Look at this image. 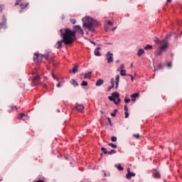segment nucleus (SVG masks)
I'll use <instances>...</instances> for the list:
<instances>
[{"mask_svg":"<svg viewBox=\"0 0 182 182\" xmlns=\"http://www.w3.org/2000/svg\"><path fill=\"white\" fill-rule=\"evenodd\" d=\"M106 59L107 63H112L113 62V53H112L110 51H109L106 55Z\"/></svg>","mask_w":182,"mask_h":182,"instance_id":"nucleus-8","label":"nucleus"},{"mask_svg":"<svg viewBox=\"0 0 182 182\" xmlns=\"http://www.w3.org/2000/svg\"><path fill=\"white\" fill-rule=\"evenodd\" d=\"M154 42L155 43H156L157 45H159V43H160V40L159 38H155L154 39Z\"/></svg>","mask_w":182,"mask_h":182,"instance_id":"nucleus-35","label":"nucleus"},{"mask_svg":"<svg viewBox=\"0 0 182 182\" xmlns=\"http://www.w3.org/2000/svg\"><path fill=\"white\" fill-rule=\"evenodd\" d=\"M43 58H44V59L48 60V58H49V53H46V54L43 55Z\"/></svg>","mask_w":182,"mask_h":182,"instance_id":"nucleus-31","label":"nucleus"},{"mask_svg":"<svg viewBox=\"0 0 182 182\" xmlns=\"http://www.w3.org/2000/svg\"><path fill=\"white\" fill-rule=\"evenodd\" d=\"M60 86H61V85H60V82H58V83L57 84V85H56L57 87H60Z\"/></svg>","mask_w":182,"mask_h":182,"instance_id":"nucleus-46","label":"nucleus"},{"mask_svg":"<svg viewBox=\"0 0 182 182\" xmlns=\"http://www.w3.org/2000/svg\"><path fill=\"white\" fill-rule=\"evenodd\" d=\"M109 156H112V154H116V150H111L110 151H108L107 154Z\"/></svg>","mask_w":182,"mask_h":182,"instance_id":"nucleus-24","label":"nucleus"},{"mask_svg":"<svg viewBox=\"0 0 182 182\" xmlns=\"http://www.w3.org/2000/svg\"><path fill=\"white\" fill-rule=\"evenodd\" d=\"M105 83V81L102 79H99L96 82V86H102Z\"/></svg>","mask_w":182,"mask_h":182,"instance_id":"nucleus-17","label":"nucleus"},{"mask_svg":"<svg viewBox=\"0 0 182 182\" xmlns=\"http://www.w3.org/2000/svg\"><path fill=\"white\" fill-rule=\"evenodd\" d=\"M92 77V71L84 74V79H90Z\"/></svg>","mask_w":182,"mask_h":182,"instance_id":"nucleus-16","label":"nucleus"},{"mask_svg":"<svg viewBox=\"0 0 182 182\" xmlns=\"http://www.w3.org/2000/svg\"><path fill=\"white\" fill-rule=\"evenodd\" d=\"M114 87V78L111 79V86L108 87V92Z\"/></svg>","mask_w":182,"mask_h":182,"instance_id":"nucleus-18","label":"nucleus"},{"mask_svg":"<svg viewBox=\"0 0 182 182\" xmlns=\"http://www.w3.org/2000/svg\"><path fill=\"white\" fill-rule=\"evenodd\" d=\"M124 110L125 112H127L129 110V108L127 107V105H124Z\"/></svg>","mask_w":182,"mask_h":182,"instance_id":"nucleus-44","label":"nucleus"},{"mask_svg":"<svg viewBox=\"0 0 182 182\" xmlns=\"http://www.w3.org/2000/svg\"><path fill=\"white\" fill-rule=\"evenodd\" d=\"M132 177H136V173L131 172L129 168H127V174L126 175V178L130 180Z\"/></svg>","mask_w":182,"mask_h":182,"instance_id":"nucleus-10","label":"nucleus"},{"mask_svg":"<svg viewBox=\"0 0 182 182\" xmlns=\"http://www.w3.org/2000/svg\"><path fill=\"white\" fill-rule=\"evenodd\" d=\"M156 55H160V51H158V52L156 53Z\"/></svg>","mask_w":182,"mask_h":182,"instance_id":"nucleus-50","label":"nucleus"},{"mask_svg":"<svg viewBox=\"0 0 182 182\" xmlns=\"http://www.w3.org/2000/svg\"><path fill=\"white\" fill-rule=\"evenodd\" d=\"M0 12H2V6H0Z\"/></svg>","mask_w":182,"mask_h":182,"instance_id":"nucleus-48","label":"nucleus"},{"mask_svg":"<svg viewBox=\"0 0 182 182\" xmlns=\"http://www.w3.org/2000/svg\"><path fill=\"white\" fill-rule=\"evenodd\" d=\"M99 50H100V47L97 48L95 50L94 53H95V56H102V54L100 53V51H99Z\"/></svg>","mask_w":182,"mask_h":182,"instance_id":"nucleus-15","label":"nucleus"},{"mask_svg":"<svg viewBox=\"0 0 182 182\" xmlns=\"http://www.w3.org/2000/svg\"><path fill=\"white\" fill-rule=\"evenodd\" d=\"M81 86H87V82L82 81V83H81Z\"/></svg>","mask_w":182,"mask_h":182,"instance_id":"nucleus-34","label":"nucleus"},{"mask_svg":"<svg viewBox=\"0 0 182 182\" xmlns=\"http://www.w3.org/2000/svg\"><path fill=\"white\" fill-rule=\"evenodd\" d=\"M64 32H67V35L70 38L71 42H73L74 39L76 38V33H80V35H84L83 30L80 26H75L73 31H72L69 28H63Z\"/></svg>","mask_w":182,"mask_h":182,"instance_id":"nucleus-1","label":"nucleus"},{"mask_svg":"<svg viewBox=\"0 0 182 182\" xmlns=\"http://www.w3.org/2000/svg\"><path fill=\"white\" fill-rule=\"evenodd\" d=\"M70 22H71V23H73V25H75V23H76V20H75V19H70Z\"/></svg>","mask_w":182,"mask_h":182,"instance_id":"nucleus-38","label":"nucleus"},{"mask_svg":"<svg viewBox=\"0 0 182 182\" xmlns=\"http://www.w3.org/2000/svg\"><path fill=\"white\" fill-rule=\"evenodd\" d=\"M116 113H117V109H114V112L111 113V116L114 117V116H116Z\"/></svg>","mask_w":182,"mask_h":182,"instance_id":"nucleus-32","label":"nucleus"},{"mask_svg":"<svg viewBox=\"0 0 182 182\" xmlns=\"http://www.w3.org/2000/svg\"><path fill=\"white\" fill-rule=\"evenodd\" d=\"M119 62H120L119 60H116V63H119Z\"/></svg>","mask_w":182,"mask_h":182,"instance_id":"nucleus-51","label":"nucleus"},{"mask_svg":"<svg viewBox=\"0 0 182 182\" xmlns=\"http://www.w3.org/2000/svg\"><path fill=\"white\" fill-rule=\"evenodd\" d=\"M32 75H34V77H33V82L34 85H41V86H42L43 87H46V89L48 87L46 84L39 83V82H41V77L39 76V75H38L37 69L33 71Z\"/></svg>","mask_w":182,"mask_h":182,"instance_id":"nucleus-5","label":"nucleus"},{"mask_svg":"<svg viewBox=\"0 0 182 182\" xmlns=\"http://www.w3.org/2000/svg\"><path fill=\"white\" fill-rule=\"evenodd\" d=\"M71 85L73 86H78L79 85L77 84V82L75 80H71L70 81Z\"/></svg>","mask_w":182,"mask_h":182,"instance_id":"nucleus-22","label":"nucleus"},{"mask_svg":"<svg viewBox=\"0 0 182 182\" xmlns=\"http://www.w3.org/2000/svg\"><path fill=\"white\" fill-rule=\"evenodd\" d=\"M108 146H109L110 147H112V149H117V145H116L113 143L108 144Z\"/></svg>","mask_w":182,"mask_h":182,"instance_id":"nucleus-26","label":"nucleus"},{"mask_svg":"<svg viewBox=\"0 0 182 182\" xmlns=\"http://www.w3.org/2000/svg\"><path fill=\"white\" fill-rule=\"evenodd\" d=\"M124 114H125V119H127V117H129V112H125Z\"/></svg>","mask_w":182,"mask_h":182,"instance_id":"nucleus-41","label":"nucleus"},{"mask_svg":"<svg viewBox=\"0 0 182 182\" xmlns=\"http://www.w3.org/2000/svg\"><path fill=\"white\" fill-rule=\"evenodd\" d=\"M121 76H126V70H119Z\"/></svg>","mask_w":182,"mask_h":182,"instance_id":"nucleus-27","label":"nucleus"},{"mask_svg":"<svg viewBox=\"0 0 182 182\" xmlns=\"http://www.w3.org/2000/svg\"><path fill=\"white\" fill-rule=\"evenodd\" d=\"M5 25H6V18L5 17V16H2V22L0 23V29L1 28H4V26H5Z\"/></svg>","mask_w":182,"mask_h":182,"instance_id":"nucleus-11","label":"nucleus"},{"mask_svg":"<svg viewBox=\"0 0 182 182\" xmlns=\"http://www.w3.org/2000/svg\"><path fill=\"white\" fill-rule=\"evenodd\" d=\"M91 43L93 44V45H96V43L93 41H91Z\"/></svg>","mask_w":182,"mask_h":182,"instance_id":"nucleus-49","label":"nucleus"},{"mask_svg":"<svg viewBox=\"0 0 182 182\" xmlns=\"http://www.w3.org/2000/svg\"><path fill=\"white\" fill-rule=\"evenodd\" d=\"M167 2H171V0H167Z\"/></svg>","mask_w":182,"mask_h":182,"instance_id":"nucleus-52","label":"nucleus"},{"mask_svg":"<svg viewBox=\"0 0 182 182\" xmlns=\"http://www.w3.org/2000/svg\"><path fill=\"white\" fill-rule=\"evenodd\" d=\"M107 24L109 25V26H112L113 25V22H112L110 21H107Z\"/></svg>","mask_w":182,"mask_h":182,"instance_id":"nucleus-43","label":"nucleus"},{"mask_svg":"<svg viewBox=\"0 0 182 182\" xmlns=\"http://www.w3.org/2000/svg\"><path fill=\"white\" fill-rule=\"evenodd\" d=\"M124 102H125V103H129L130 102V99H128L127 97H125Z\"/></svg>","mask_w":182,"mask_h":182,"instance_id":"nucleus-37","label":"nucleus"},{"mask_svg":"<svg viewBox=\"0 0 182 182\" xmlns=\"http://www.w3.org/2000/svg\"><path fill=\"white\" fill-rule=\"evenodd\" d=\"M124 64H122L119 67V68H117V71L120 72V70H124Z\"/></svg>","mask_w":182,"mask_h":182,"instance_id":"nucleus-28","label":"nucleus"},{"mask_svg":"<svg viewBox=\"0 0 182 182\" xmlns=\"http://www.w3.org/2000/svg\"><path fill=\"white\" fill-rule=\"evenodd\" d=\"M133 136H134V137H135V139H140V134H134Z\"/></svg>","mask_w":182,"mask_h":182,"instance_id":"nucleus-36","label":"nucleus"},{"mask_svg":"<svg viewBox=\"0 0 182 182\" xmlns=\"http://www.w3.org/2000/svg\"><path fill=\"white\" fill-rule=\"evenodd\" d=\"M29 6V3H26V4H20V8L21 9H25V8L28 7Z\"/></svg>","mask_w":182,"mask_h":182,"instance_id":"nucleus-19","label":"nucleus"},{"mask_svg":"<svg viewBox=\"0 0 182 182\" xmlns=\"http://www.w3.org/2000/svg\"><path fill=\"white\" fill-rule=\"evenodd\" d=\"M143 53H144V50L143 48H140L138 50L137 56H141V55H143Z\"/></svg>","mask_w":182,"mask_h":182,"instance_id":"nucleus-21","label":"nucleus"},{"mask_svg":"<svg viewBox=\"0 0 182 182\" xmlns=\"http://www.w3.org/2000/svg\"><path fill=\"white\" fill-rule=\"evenodd\" d=\"M139 96H140V95L139 94V92L132 94V95H131L132 102H136V99L139 98Z\"/></svg>","mask_w":182,"mask_h":182,"instance_id":"nucleus-13","label":"nucleus"},{"mask_svg":"<svg viewBox=\"0 0 182 182\" xmlns=\"http://www.w3.org/2000/svg\"><path fill=\"white\" fill-rule=\"evenodd\" d=\"M21 1L22 0H16L15 5H18L19 4H21Z\"/></svg>","mask_w":182,"mask_h":182,"instance_id":"nucleus-39","label":"nucleus"},{"mask_svg":"<svg viewBox=\"0 0 182 182\" xmlns=\"http://www.w3.org/2000/svg\"><path fill=\"white\" fill-rule=\"evenodd\" d=\"M101 151H102L104 153V154H107V149H106V148L105 147H102L101 148Z\"/></svg>","mask_w":182,"mask_h":182,"instance_id":"nucleus-29","label":"nucleus"},{"mask_svg":"<svg viewBox=\"0 0 182 182\" xmlns=\"http://www.w3.org/2000/svg\"><path fill=\"white\" fill-rule=\"evenodd\" d=\"M153 176L154 178H159V177H160V173L159 172V171L154 169L153 171Z\"/></svg>","mask_w":182,"mask_h":182,"instance_id":"nucleus-14","label":"nucleus"},{"mask_svg":"<svg viewBox=\"0 0 182 182\" xmlns=\"http://www.w3.org/2000/svg\"><path fill=\"white\" fill-rule=\"evenodd\" d=\"M119 82H120V75H117L115 77V89L119 88Z\"/></svg>","mask_w":182,"mask_h":182,"instance_id":"nucleus-12","label":"nucleus"},{"mask_svg":"<svg viewBox=\"0 0 182 182\" xmlns=\"http://www.w3.org/2000/svg\"><path fill=\"white\" fill-rule=\"evenodd\" d=\"M144 49L145 50H151V49H153V46L148 44L144 47Z\"/></svg>","mask_w":182,"mask_h":182,"instance_id":"nucleus-20","label":"nucleus"},{"mask_svg":"<svg viewBox=\"0 0 182 182\" xmlns=\"http://www.w3.org/2000/svg\"><path fill=\"white\" fill-rule=\"evenodd\" d=\"M23 117H25V114H23V113L18 114V119H19L21 120V119H23Z\"/></svg>","mask_w":182,"mask_h":182,"instance_id":"nucleus-25","label":"nucleus"},{"mask_svg":"<svg viewBox=\"0 0 182 182\" xmlns=\"http://www.w3.org/2000/svg\"><path fill=\"white\" fill-rule=\"evenodd\" d=\"M43 59V55L38 53H34L33 60L34 62H42Z\"/></svg>","mask_w":182,"mask_h":182,"instance_id":"nucleus-7","label":"nucleus"},{"mask_svg":"<svg viewBox=\"0 0 182 182\" xmlns=\"http://www.w3.org/2000/svg\"><path fill=\"white\" fill-rule=\"evenodd\" d=\"M60 32L61 33V36H63V40L57 42V49H60L63 43L70 45V43H73V41L70 40V37L68 36V31L65 33L64 29H60Z\"/></svg>","mask_w":182,"mask_h":182,"instance_id":"nucleus-3","label":"nucleus"},{"mask_svg":"<svg viewBox=\"0 0 182 182\" xmlns=\"http://www.w3.org/2000/svg\"><path fill=\"white\" fill-rule=\"evenodd\" d=\"M115 29H117V27H114V28L112 29V32H114Z\"/></svg>","mask_w":182,"mask_h":182,"instance_id":"nucleus-45","label":"nucleus"},{"mask_svg":"<svg viewBox=\"0 0 182 182\" xmlns=\"http://www.w3.org/2000/svg\"><path fill=\"white\" fill-rule=\"evenodd\" d=\"M131 66L133 67V64H132Z\"/></svg>","mask_w":182,"mask_h":182,"instance_id":"nucleus-55","label":"nucleus"},{"mask_svg":"<svg viewBox=\"0 0 182 182\" xmlns=\"http://www.w3.org/2000/svg\"><path fill=\"white\" fill-rule=\"evenodd\" d=\"M82 22L84 28H87L91 32H95L93 26H96V25H97V21H96V20L87 16L82 18Z\"/></svg>","mask_w":182,"mask_h":182,"instance_id":"nucleus-2","label":"nucleus"},{"mask_svg":"<svg viewBox=\"0 0 182 182\" xmlns=\"http://www.w3.org/2000/svg\"><path fill=\"white\" fill-rule=\"evenodd\" d=\"M115 167H117V168H118V170H119V171H123V170H124L123 167H122V165H120V164L115 165Z\"/></svg>","mask_w":182,"mask_h":182,"instance_id":"nucleus-23","label":"nucleus"},{"mask_svg":"<svg viewBox=\"0 0 182 182\" xmlns=\"http://www.w3.org/2000/svg\"><path fill=\"white\" fill-rule=\"evenodd\" d=\"M171 36L168 35L165 37V38L161 41L160 43V53H163V52H166L167 49H168V39H170Z\"/></svg>","mask_w":182,"mask_h":182,"instance_id":"nucleus-4","label":"nucleus"},{"mask_svg":"<svg viewBox=\"0 0 182 182\" xmlns=\"http://www.w3.org/2000/svg\"><path fill=\"white\" fill-rule=\"evenodd\" d=\"M109 123H112V121L110 120V119H109Z\"/></svg>","mask_w":182,"mask_h":182,"instance_id":"nucleus-53","label":"nucleus"},{"mask_svg":"<svg viewBox=\"0 0 182 182\" xmlns=\"http://www.w3.org/2000/svg\"><path fill=\"white\" fill-rule=\"evenodd\" d=\"M75 109V110H77V112H80L81 113H83V112H85V106H83V105L76 104Z\"/></svg>","mask_w":182,"mask_h":182,"instance_id":"nucleus-9","label":"nucleus"},{"mask_svg":"<svg viewBox=\"0 0 182 182\" xmlns=\"http://www.w3.org/2000/svg\"><path fill=\"white\" fill-rule=\"evenodd\" d=\"M173 66V64L171 63H168V64H167V67L168 68H171Z\"/></svg>","mask_w":182,"mask_h":182,"instance_id":"nucleus-40","label":"nucleus"},{"mask_svg":"<svg viewBox=\"0 0 182 182\" xmlns=\"http://www.w3.org/2000/svg\"><path fill=\"white\" fill-rule=\"evenodd\" d=\"M128 76H130L132 82H133L134 80V77H133V75H128Z\"/></svg>","mask_w":182,"mask_h":182,"instance_id":"nucleus-42","label":"nucleus"},{"mask_svg":"<svg viewBox=\"0 0 182 182\" xmlns=\"http://www.w3.org/2000/svg\"><path fill=\"white\" fill-rule=\"evenodd\" d=\"M109 100L114 102L115 105H120L122 100H120V94L117 92L112 93V96L108 97Z\"/></svg>","mask_w":182,"mask_h":182,"instance_id":"nucleus-6","label":"nucleus"},{"mask_svg":"<svg viewBox=\"0 0 182 182\" xmlns=\"http://www.w3.org/2000/svg\"><path fill=\"white\" fill-rule=\"evenodd\" d=\"M112 141H117V137L116 136H112L111 137Z\"/></svg>","mask_w":182,"mask_h":182,"instance_id":"nucleus-33","label":"nucleus"},{"mask_svg":"<svg viewBox=\"0 0 182 182\" xmlns=\"http://www.w3.org/2000/svg\"><path fill=\"white\" fill-rule=\"evenodd\" d=\"M52 77H53V79H56V77H55V75L52 73Z\"/></svg>","mask_w":182,"mask_h":182,"instance_id":"nucleus-47","label":"nucleus"},{"mask_svg":"<svg viewBox=\"0 0 182 182\" xmlns=\"http://www.w3.org/2000/svg\"><path fill=\"white\" fill-rule=\"evenodd\" d=\"M14 107L15 109H16V107H11V109H14Z\"/></svg>","mask_w":182,"mask_h":182,"instance_id":"nucleus-54","label":"nucleus"},{"mask_svg":"<svg viewBox=\"0 0 182 182\" xmlns=\"http://www.w3.org/2000/svg\"><path fill=\"white\" fill-rule=\"evenodd\" d=\"M73 73H77V66L75 65L73 68Z\"/></svg>","mask_w":182,"mask_h":182,"instance_id":"nucleus-30","label":"nucleus"}]
</instances>
